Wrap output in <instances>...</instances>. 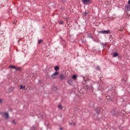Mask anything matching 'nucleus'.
<instances>
[{"instance_id": "aec40b11", "label": "nucleus", "mask_w": 130, "mask_h": 130, "mask_svg": "<svg viewBox=\"0 0 130 130\" xmlns=\"http://www.w3.org/2000/svg\"><path fill=\"white\" fill-rule=\"evenodd\" d=\"M96 69L98 71H100V67H96Z\"/></svg>"}, {"instance_id": "4468645a", "label": "nucleus", "mask_w": 130, "mask_h": 130, "mask_svg": "<svg viewBox=\"0 0 130 130\" xmlns=\"http://www.w3.org/2000/svg\"><path fill=\"white\" fill-rule=\"evenodd\" d=\"M89 14V11H86L85 12H84V13H83V15L85 17H86V16H87V14Z\"/></svg>"}, {"instance_id": "39448f33", "label": "nucleus", "mask_w": 130, "mask_h": 130, "mask_svg": "<svg viewBox=\"0 0 130 130\" xmlns=\"http://www.w3.org/2000/svg\"><path fill=\"white\" fill-rule=\"evenodd\" d=\"M11 69H14V70H16V71H20L21 70V68H17L16 67H15L14 66H11L10 67Z\"/></svg>"}, {"instance_id": "6ab92c4d", "label": "nucleus", "mask_w": 130, "mask_h": 130, "mask_svg": "<svg viewBox=\"0 0 130 130\" xmlns=\"http://www.w3.org/2000/svg\"><path fill=\"white\" fill-rule=\"evenodd\" d=\"M41 42H42V40H39V41H38V44H40V43H41Z\"/></svg>"}, {"instance_id": "1a4fd4ad", "label": "nucleus", "mask_w": 130, "mask_h": 130, "mask_svg": "<svg viewBox=\"0 0 130 130\" xmlns=\"http://www.w3.org/2000/svg\"><path fill=\"white\" fill-rule=\"evenodd\" d=\"M73 81L72 79H70L69 81H67V83L69 84V85H72V84H73Z\"/></svg>"}, {"instance_id": "393cba45", "label": "nucleus", "mask_w": 130, "mask_h": 130, "mask_svg": "<svg viewBox=\"0 0 130 130\" xmlns=\"http://www.w3.org/2000/svg\"><path fill=\"white\" fill-rule=\"evenodd\" d=\"M12 91H13V90H12L11 89L9 90V92H12Z\"/></svg>"}, {"instance_id": "f8f14e48", "label": "nucleus", "mask_w": 130, "mask_h": 130, "mask_svg": "<svg viewBox=\"0 0 130 130\" xmlns=\"http://www.w3.org/2000/svg\"><path fill=\"white\" fill-rule=\"evenodd\" d=\"M118 56V53L115 52L113 54V57H116L117 56Z\"/></svg>"}, {"instance_id": "5701e85b", "label": "nucleus", "mask_w": 130, "mask_h": 130, "mask_svg": "<svg viewBox=\"0 0 130 130\" xmlns=\"http://www.w3.org/2000/svg\"><path fill=\"white\" fill-rule=\"evenodd\" d=\"M118 31H122V29H121V28H120L119 29H118Z\"/></svg>"}, {"instance_id": "7ed1b4c3", "label": "nucleus", "mask_w": 130, "mask_h": 130, "mask_svg": "<svg viewBox=\"0 0 130 130\" xmlns=\"http://www.w3.org/2000/svg\"><path fill=\"white\" fill-rule=\"evenodd\" d=\"M82 2L84 5H88L89 4H91L90 0H82Z\"/></svg>"}, {"instance_id": "f3484780", "label": "nucleus", "mask_w": 130, "mask_h": 130, "mask_svg": "<svg viewBox=\"0 0 130 130\" xmlns=\"http://www.w3.org/2000/svg\"><path fill=\"white\" fill-rule=\"evenodd\" d=\"M72 78L73 79V80H77V75H74L72 76Z\"/></svg>"}, {"instance_id": "9b49d317", "label": "nucleus", "mask_w": 130, "mask_h": 130, "mask_svg": "<svg viewBox=\"0 0 130 130\" xmlns=\"http://www.w3.org/2000/svg\"><path fill=\"white\" fill-rule=\"evenodd\" d=\"M20 89H22V90L24 89V90H26V86L25 85H20Z\"/></svg>"}, {"instance_id": "6e6552de", "label": "nucleus", "mask_w": 130, "mask_h": 130, "mask_svg": "<svg viewBox=\"0 0 130 130\" xmlns=\"http://www.w3.org/2000/svg\"><path fill=\"white\" fill-rule=\"evenodd\" d=\"M95 112H96L98 114H99V112H100L101 109L100 108H97L96 109H95Z\"/></svg>"}, {"instance_id": "dca6fc26", "label": "nucleus", "mask_w": 130, "mask_h": 130, "mask_svg": "<svg viewBox=\"0 0 130 130\" xmlns=\"http://www.w3.org/2000/svg\"><path fill=\"white\" fill-rule=\"evenodd\" d=\"M87 36H88V37H89V38H92V34H90V33L88 34Z\"/></svg>"}, {"instance_id": "bb28decb", "label": "nucleus", "mask_w": 130, "mask_h": 130, "mask_svg": "<svg viewBox=\"0 0 130 130\" xmlns=\"http://www.w3.org/2000/svg\"><path fill=\"white\" fill-rule=\"evenodd\" d=\"M13 122L16 124V123H15V120H13Z\"/></svg>"}, {"instance_id": "ddd939ff", "label": "nucleus", "mask_w": 130, "mask_h": 130, "mask_svg": "<svg viewBox=\"0 0 130 130\" xmlns=\"http://www.w3.org/2000/svg\"><path fill=\"white\" fill-rule=\"evenodd\" d=\"M64 78H66V77H64L63 76V74H61L60 76V80H63L64 79Z\"/></svg>"}, {"instance_id": "20e7f679", "label": "nucleus", "mask_w": 130, "mask_h": 130, "mask_svg": "<svg viewBox=\"0 0 130 130\" xmlns=\"http://www.w3.org/2000/svg\"><path fill=\"white\" fill-rule=\"evenodd\" d=\"M58 75V72H55L54 73H53L52 75H51V78H52L53 79H56V77H54L55 76H56Z\"/></svg>"}, {"instance_id": "a878e982", "label": "nucleus", "mask_w": 130, "mask_h": 130, "mask_svg": "<svg viewBox=\"0 0 130 130\" xmlns=\"http://www.w3.org/2000/svg\"><path fill=\"white\" fill-rule=\"evenodd\" d=\"M60 130H62V127H60Z\"/></svg>"}, {"instance_id": "9d476101", "label": "nucleus", "mask_w": 130, "mask_h": 130, "mask_svg": "<svg viewBox=\"0 0 130 130\" xmlns=\"http://www.w3.org/2000/svg\"><path fill=\"white\" fill-rule=\"evenodd\" d=\"M69 123L70 124V125H72V126H75V125H76V123L74 122H69Z\"/></svg>"}, {"instance_id": "f03ea898", "label": "nucleus", "mask_w": 130, "mask_h": 130, "mask_svg": "<svg viewBox=\"0 0 130 130\" xmlns=\"http://www.w3.org/2000/svg\"><path fill=\"white\" fill-rule=\"evenodd\" d=\"M112 115H116L117 114L118 112L117 109H113L112 110L111 112Z\"/></svg>"}, {"instance_id": "f257e3e1", "label": "nucleus", "mask_w": 130, "mask_h": 130, "mask_svg": "<svg viewBox=\"0 0 130 130\" xmlns=\"http://www.w3.org/2000/svg\"><path fill=\"white\" fill-rule=\"evenodd\" d=\"M99 33L101 34H109L110 33V30H101L99 31Z\"/></svg>"}, {"instance_id": "b1692460", "label": "nucleus", "mask_w": 130, "mask_h": 130, "mask_svg": "<svg viewBox=\"0 0 130 130\" xmlns=\"http://www.w3.org/2000/svg\"><path fill=\"white\" fill-rule=\"evenodd\" d=\"M128 4L129 5H130V0L128 1Z\"/></svg>"}, {"instance_id": "412c9836", "label": "nucleus", "mask_w": 130, "mask_h": 130, "mask_svg": "<svg viewBox=\"0 0 130 130\" xmlns=\"http://www.w3.org/2000/svg\"><path fill=\"white\" fill-rule=\"evenodd\" d=\"M59 24H60L61 25H62V24H63V21H60L59 22Z\"/></svg>"}, {"instance_id": "2eb2a0df", "label": "nucleus", "mask_w": 130, "mask_h": 130, "mask_svg": "<svg viewBox=\"0 0 130 130\" xmlns=\"http://www.w3.org/2000/svg\"><path fill=\"white\" fill-rule=\"evenodd\" d=\"M54 70L55 71H58V70H59V67H58V66H55L54 67Z\"/></svg>"}, {"instance_id": "0eeeda50", "label": "nucleus", "mask_w": 130, "mask_h": 130, "mask_svg": "<svg viewBox=\"0 0 130 130\" xmlns=\"http://www.w3.org/2000/svg\"><path fill=\"white\" fill-rule=\"evenodd\" d=\"M4 117L5 119H8V118H9V113L5 112L4 113Z\"/></svg>"}, {"instance_id": "a211bd4d", "label": "nucleus", "mask_w": 130, "mask_h": 130, "mask_svg": "<svg viewBox=\"0 0 130 130\" xmlns=\"http://www.w3.org/2000/svg\"><path fill=\"white\" fill-rule=\"evenodd\" d=\"M58 108H60V109H62V107L61 106V105H59L58 106Z\"/></svg>"}, {"instance_id": "423d86ee", "label": "nucleus", "mask_w": 130, "mask_h": 130, "mask_svg": "<svg viewBox=\"0 0 130 130\" xmlns=\"http://www.w3.org/2000/svg\"><path fill=\"white\" fill-rule=\"evenodd\" d=\"M126 10L127 12H129L130 11V5H126L125 6Z\"/></svg>"}, {"instance_id": "4be33fe9", "label": "nucleus", "mask_w": 130, "mask_h": 130, "mask_svg": "<svg viewBox=\"0 0 130 130\" xmlns=\"http://www.w3.org/2000/svg\"><path fill=\"white\" fill-rule=\"evenodd\" d=\"M3 100L0 99V103H2V102H3Z\"/></svg>"}, {"instance_id": "cd10ccee", "label": "nucleus", "mask_w": 130, "mask_h": 130, "mask_svg": "<svg viewBox=\"0 0 130 130\" xmlns=\"http://www.w3.org/2000/svg\"><path fill=\"white\" fill-rule=\"evenodd\" d=\"M54 77H56L55 76H54Z\"/></svg>"}]
</instances>
